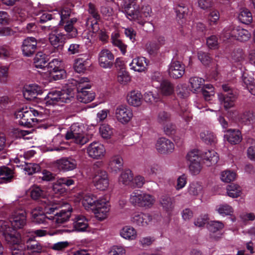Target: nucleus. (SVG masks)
<instances>
[{"label": "nucleus", "instance_id": "obj_63", "mask_svg": "<svg viewBox=\"0 0 255 255\" xmlns=\"http://www.w3.org/2000/svg\"><path fill=\"white\" fill-rule=\"evenodd\" d=\"M255 117L250 112L244 113L241 116L240 120L241 123L245 125H250L254 122Z\"/></svg>", "mask_w": 255, "mask_h": 255}, {"label": "nucleus", "instance_id": "obj_38", "mask_svg": "<svg viewBox=\"0 0 255 255\" xmlns=\"http://www.w3.org/2000/svg\"><path fill=\"white\" fill-rule=\"evenodd\" d=\"M204 80L198 77H193L189 79V84L191 90L194 92L202 91V86L204 85Z\"/></svg>", "mask_w": 255, "mask_h": 255}, {"label": "nucleus", "instance_id": "obj_11", "mask_svg": "<svg viewBox=\"0 0 255 255\" xmlns=\"http://www.w3.org/2000/svg\"><path fill=\"white\" fill-rule=\"evenodd\" d=\"M73 98L67 92L58 90H51L48 92L44 98L47 106L61 105L64 103H68Z\"/></svg>", "mask_w": 255, "mask_h": 255}, {"label": "nucleus", "instance_id": "obj_44", "mask_svg": "<svg viewBox=\"0 0 255 255\" xmlns=\"http://www.w3.org/2000/svg\"><path fill=\"white\" fill-rule=\"evenodd\" d=\"M200 138L207 144H214L217 141L216 137L213 132L209 130H204L200 133Z\"/></svg>", "mask_w": 255, "mask_h": 255}, {"label": "nucleus", "instance_id": "obj_64", "mask_svg": "<svg viewBox=\"0 0 255 255\" xmlns=\"http://www.w3.org/2000/svg\"><path fill=\"white\" fill-rule=\"evenodd\" d=\"M145 182V178L140 175H137L134 177H132V180L131 186L133 188H141Z\"/></svg>", "mask_w": 255, "mask_h": 255}, {"label": "nucleus", "instance_id": "obj_49", "mask_svg": "<svg viewBox=\"0 0 255 255\" xmlns=\"http://www.w3.org/2000/svg\"><path fill=\"white\" fill-rule=\"evenodd\" d=\"M160 89L161 93L165 96L170 95L174 92L173 85L168 80H163L161 82Z\"/></svg>", "mask_w": 255, "mask_h": 255}, {"label": "nucleus", "instance_id": "obj_29", "mask_svg": "<svg viewBox=\"0 0 255 255\" xmlns=\"http://www.w3.org/2000/svg\"><path fill=\"white\" fill-rule=\"evenodd\" d=\"M88 227V220L84 215H77L73 219V227L75 231L79 232H85Z\"/></svg>", "mask_w": 255, "mask_h": 255}, {"label": "nucleus", "instance_id": "obj_3", "mask_svg": "<svg viewBox=\"0 0 255 255\" xmlns=\"http://www.w3.org/2000/svg\"><path fill=\"white\" fill-rule=\"evenodd\" d=\"M0 233L10 246L11 255H24L25 246L21 243L20 234H16L4 221H0Z\"/></svg>", "mask_w": 255, "mask_h": 255}, {"label": "nucleus", "instance_id": "obj_9", "mask_svg": "<svg viewBox=\"0 0 255 255\" xmlns=\"http://www.w3.org/2000/svg\"><path fill=\"white\" fill-rule=\"evenodd\" d=\"M83 129L84 127L82 124L74 123L67 131L65 135L66 138L72 140V141L77 144L84 145L88 141L89 138L84 133Z\"/></svg>", "mask_w": 255, "mask_h": 255}, {"label": "nucleus", "instance_id": "obj_55", "mask_svg": "<svg viewBox=\"0 0 255 255\" xmlns=\"http://www.w3.org/2000/svg\"><path fill=\"white\" fill-rule=\"evenodd\" d=\"M228 195L232 198H237L240 196L241 188L236 184H231L227 188Z\"/></svg>", "mask_w": 255, "mask_h": 255}, {"label": "nucleus", "instance_id": "obj_57", "mask_svg": "<svg viewBox=\"0 0 255 255\" xmlns=\"http://www.w3.org/2000/svg\"><path fill=\"white\" fill-rule=\"evenodd\" d=\"M69 243L68 241L58 242L49 246L52 250L60 254L64 252L69 247Z\"/></svg>", "mask_w": 255, "mask_h": 255}, {"label": "nucleus", "instance_id": "obj_28", "mask_svg": "<svg viewBox=\"0 0 255 255\" xmlns=\"http://www.w3.org/2000/svg\"><path fill=\"white\" fill-rule=\"evenodd\" d=\"M42 93L41 87L36 84H29L24 87L23 94L27 100L31 101L35 98L37 95Z\"/></svg>", "mask_w": 255, "mask_h": 255}, {"label": "nucleus", "instance_id": "obj_16", "mask_svg": "<svg viewBox=\"0 0 255 255\" xmlns=\"http://www.w3.org/2000/svg\"><path fill=\"white\" fill-rule=\"evenodd\" d=\"M60 65L61 61L55 58L51 60L45 67L48 71L52 75L55 80L63 79L66 77V72L60 67Z\"/></svg>", "mask_w": 255, "mask_h": 255}, {"label": "nucleus", "instance_id": "obj_40", "mask_svg": "<svg viewBox=\"0 0 255 255\" xmlns=\"http://www.w3.org/2000/svg\"><path fill=\"white\" fill-rule=\"evenodd\" d=\"M174 199L167 195H163L160 199V203L163 209L167 212H171L174 208Z\"/></svg>", "mask_w": 255, "mask_h": 255}, {"label": "nucleus", "instance_id": "obj_51", "mask_svg": "<svg viewBox=\"0 0 255 255\" xmlns=\"http://www.w3.org/2000/svg\"><path fill=\"white\" fill-rule=\"evenodd\" d=\"M143 97L144 101L147 103H153L160 100V97L156 90L146 92Z\"/></svg>", "mask_w": 255, "mask_h": 255}, {"label": "nucleus", "instance_id": "obj_25", "mask_svg": "<svg viewBox=\"0 0 255 255\" xmlns=\"http://www.w3.org/2000/svg\"><path fill=\"white\" fill-rule=\"evenodd\" d=\"M218 96L219 101L226 110L234 106L237 98V94L235 91H231L227 93H219Z\"/></svg>", "mask_w": 255, "mask_h": 255}, {"label": "nucleus", "instance_id": "obj_13", "mask_svg": "<svg viewBox=\"0 0 255 255\" xmlns=\"http://www.w3.org/2000/svg\"><path fill=\"white\" fill-rule=\"evenodd\" d=\"M93 183L97 189L106 191L109 186V179L108 173L102 169L96 170L93 177Z\"/></svg>", "mask_w": 255, "mask_h": 255}, {"label": "nucleus", "instance_id": "obj_4", "mask_svg": "<svg viewBox=\"0 0 255 255\" xmlns=\"http://www.w3.org/2000/svg\"><path fill=\"white\" fill-rule=\"evenodd\" d=\"M22 204L18 200L13 202L9 206L10 215L8 220L0 219L8 224V226L16 234V230L22 229L27 223V217L25 211L22 209Z\"/></svg>", "mask_w": 255, "mask_h": 255}, {"label": "nucleus", "instance_id": "obj_60", "mask_svg": "<svg viewBox=\"0 0 255 255\" xmlns=\"http://www.w3.org/2000/svg\"><path fill=\"white\" fill-rule=\"evenodd\" d=\"M109 255H126V247L121 245H115L111 247Z\"/></svg>", "mask_w": 255, "mask_h": 255}, {"label": "nucleus", "instance_id": "obj_14", "mask_svg": "<svg viewBox=\"0 0 255 255\" xmlns=\"http://www.w3.org/2000/svg\"><path fill=\"white\" fill-rule=\"evenodd\" d=\"M52 32L49 34V41L50 44L55 48H62L64 44L68 39L65 34L58 32V28L56 26H49Z\"/></svg>", "mask_w": 255, "mask_h": 255}, {"label": "nucleus", "instance_id": "obj_46", "mask_svg": "<svg viewBox=\"0 0 255 255\" xmlns=\"http://www.w3.org/2000/svg\"><path fill=\"white\" fill-rule=\"evenodd\" d=\"M133 174L131 170L129 169L125 170L121 174L119 181L125 185H131Z\"/></svg>", "mask_w": 255, "mask_h": 255}, {"label": "nucleus", "instance_id": "obj_47", "mask_svg": "<svg viewBox=\"0 0 255 255\" xmlns=\"http://www.w3.org/2000/svg\"><path fill=\"white\" fill-rule=\"evenodd\" d=\"M13 171L7 166L0 167V178L4 182H10L13 177Z\"/></svg>", "mask_w": 255, "mask_h": 255}, {"label": "nucleus", "instance_id": "obj_62", "mask_svg": "<svg viewBox=\"0 0 255 255\" xmlns=\"http://www.w3.org/2000/svg\"><path fill=\"white\" fill-rule=\"evenodd\" d=\"M9 68L6 66H0V83L6 84L9 78Z\"/></svg>", "mask_w": 255, "mask_h": 255}, {"label": "nucleus", "instance_id": "obj_7", "mask_svg": "<svg viewBox=\"0 0 255 255\" xmlns=\"http://www.w3.org/2000/svg\"><path fill=\"white\" fill-rule=\"evenodd\" d=\"M40 113L33 108L23 107L17 110L15 113L16 119H19V124L27 127H32L38 122L35 118Z\"/></svg>", "mask_w": 255, "mask_h": 255}, {"label": "nucleus", "instance_id": "obj_24", "mask_svg": "<svg viewBox=\"0 0 255 255\" xmlns=\"http://www.w3.org/2000/svg\"><path fill=\"white\" fill-rule=\"evenodd\" d=\"M56 166L60 170L64 172L72 171L76 168L77 162L72 157H63L57 160Z\"/></svg>", "mask_w": 255, "mask_h": 255}, {"label": "nucleus", "instance_id": "obj_27", "mask_svg": "<svg viewBox=\"0 0 255 255\" xmlns=\"http://www.w3.org/2000/svg\"><path fill=\"white\" fill-rule=\"evenodd\" d=\"M148 60L144 57H136L129 64L130 69L135 72H144L148 64Z\"/></svg>", "mask_w": 255, "mask_h": 255}, {"label": "nucleus", "instance_id": "obj_54", "mask_svg": "<svg viewBox=\"0 0 255 255\" xmlns=\"http://www.w3.org/2000/svg\"><path fill=\"white\" fill-rule=\"evenodd\" d=\"M202 190V186L200 182L194 181L191 183L188 187V192L191 195L196 196L200 194Z\"/></svg>", "mask_w": 255, "mask_h": 255}, {"label": "nucleus", "instance_id": "obj_1", "mask_svg": "<svg viewBox=\"0 0 255 255\" xmlns=\"http://www.w3.org/2000/svg\"><path fill=\"white\" fill-rule=\"evenodd\" d=\"M46 205L45 212L46 214H54L52 216L51 227L55 228L69 220L72 209L66 202L54 198L53 200L45 199L43 201Z\"/></svg>", "mask_w": 255, "mask_h": 255}, {"label": "nucleus", "instance_id": "obj_61", "mask_svg": "<svg viewBox=\"0 0 255 255\" xmlns=\"http://www.w3.org/2000/svg\"><path fill=\"white\" fill-rule=\"evenodd\" d=\"M236 177V174L233 171L230 170H225L221 174V179L225 182H230L235 180Z\"/></svg>", "mask_w": 255, "mask_h": 255}, {"label": "nucleus", "instance_id": "obj_21", "mask_svg": "<svg viewBox=\"0 0 255 255\" xmlns=\"http://www.w3.org/2000/svg\"><path fill=\"white\" fill-rule=\"evenodd\" d=\"M155 148L161 154H168L174 149V144L172 141L165 137L159 138L155 144Z\"/></svg>", "mask_w": 255, "mask_h": 255}, {"label": "nucleus", "instance_id": "obj_23", "mask_svg": "<svg viewBox=\"0 0 255 255\" xmlns=\"http://www.w3.org/2000/svg\"><path fill=\"white\" fill-rule=\"evenodd\" d=\"M168 74L174 79H179L185 73V66L180 62L172 61L168 66Z\"/></svg>", "mask_w": 255, "mask_h": 255}, {"label": "nucleus", "instance_id": "obj_17", "mask_svg": "<svg viewBox=\"0 0 255 255\" xmlns=\"http://www.w3.org/2000/svg\"><path fill=\"white\" fill-rule=\"evenodd\" d=\"M87 152L92 158L101 159L105 155L106 149L103 144L98 142H93L87 147Z\"/></svg>", "mask_w": 255, "mask_h": 255}, {"label": "nucleus", "instance_id": "obj_34", "mask_svg": "<svg viewBox=\"0 0 255 255\" xmlns=\"http://www.w3.org/2000/svg\"><path fill=\"white\" fill-rule=\"evenodd\" d=\"M225 137L232 144L239 143L242 140V135L239 129H230L227 131Z\"/></svg>", "mask_w": 255, "mask_h": 255}, {"label": "nucleus", "instance_id": "obj_6", "mask_svg": "<svg viewBox=\"0 0 255 255\" xmlns=\"http://www.w3.org/2000/svg\"><path fill=\"white\" fill-rule=\"evenodd\" d=\"M177 96L183 99V101L179 103V109L178 111L179 115L187 123L189 122L192 119V115L190 113L187 105L186 99L188 97V92L185 85L179 84L176 89Z\"/></svg>", "mask_w": 255, "mask_h": 255}, {"label": "nucleus", "instance_id": "obj_50", "mask_svg": "<svg viewBox=\"0 0 255 255\" xmlns=\"http://www.w3.org/2000/svg\"><path fill=\"white\" fill-rule=\"evenodd\" d=\"M99 132L103 138L109 139L113 133V128L109 125L103 124L99 128Z\"/></svg>", "mask_w": 255, "mask_h": 255}, {"label": "nucleus", "instance_id": "obj_26", "mask_svg": "<svg viewBox=\"0 0 255 255\" xmlns=\"http://www.w3.org/2000/svg\"><path fill=\"white\" fill-rule=\"evenodd\" d=\"M37 40L33 37H28L22 43V51L23 54L27 57L32 55L37 48Z\"/></svg>", "mask_w": 255, "mask_h": 255}, {"label": "nucleus", "instance_id": "obj_18", "mask_svg": "<svg viewBox=\"0 0 255 255\" xmlns=\"http://www.w3.org/2000/svg\"><path fill=\"white\" fill-rule=\"evenodd\" d=\"M116 119L122 124H127L131 119L133 114L129 108L126 105H119L115 109Z\"/></svg>", "mask_w": 255, "mask_h": 255}, {"label": "nucleus", "instance_id": "obj_48", "mask_svg": "<svg viewBox=\"0 0 255 255\" xmlns=\"http://www.w3.org/2000/svg\"><path fill=\"white\" fill-rule=\"evenodd\" d=\"M161 171V167L156 163L150 165L146 164L144 165V171L145 174L148 175H156Z\"/></svg>", "mask_w": 255, "mask_h": 255}, {"label": "nucleus", "instance_id": "obj_2", "mask_svg": "<svg viewBox=\"0 0 255 255\" xmlns=\"http://www.w3.org/2000/svg\"><path fill=\"white\" fill-rule=\"evenodd\" d=\"M82 204L86 210H91L96 218L102 221L106 219L110 211V204L106 199H97L92 193H83Z\"/></svg>", "mask_w": 255, "mask_h": 255}, {"label": "nucleus", "instance_id": "obj_33", "mask_svg": "<svg viewBox=\"0 0 255 255\" xmlns=\"http://www.w3.org/2000/svg\"><path fill=\"white\" fill-rule=\"evenodd\" d=\"M202 157L204 163L208 166L216 164L219 158L218 153L212 149L208 150L203 153Z\"/></svg>", "mask_w": 255, "mask_h": 255}, {"label": "nucleus", "instance_id": "obj_12", "mask_svg": "<svg viewBox=\"0 0 255 255\" xmlns=\"http://www.w3.org/2000/svg\"><path fill=\"white\" fill-rule=\"evenodd\" d=\"M222 35L226 39L234 37L242 42L248 41L251 37V34L248 30L240 26L226 27L224 29Z\"/></svg>", "mask_w": 255, "mask_h": 255}, {"label": "nucleus", "instance_id": "obj_10", "mask_svg": "<svg viewBox=\"0 0 255 255\" xmlns=\"http://www.w3.org/2000/svg\"><path fill=\"white\" fill-rule=\"evenodd\" d=\"M91 86L89 83V79L83 77L79 79L77 85V99L78 101L84 103L92 102L95 97V93L92 91H88Z\"/></svg>", "mask_w": 255, "mask_h": 255}, {"label": "nucleus", "instance_id": "obj_22", "mask_svg": "<svg viewBox=\"0 0 255 255\" xmlns=\"http://www.w3.org/2000/svg\"><path fill=\"white\" fill-rule=\"evenodd\" d=\"M151 220L152 217L149 214L137 211L133 212L130 217L131 222L138 226L145 227Z\"/></svg>", "mask_w": 255, "mask_h": 255}, {"label": "nucleus", "instance_id": "obj_32", "mask_svg": "<svg viewBox=\"0 0 255 255\" xmlns=\"http://www.w3.org/2000/svg\"><path fill=\"white\" fill-rule=\"evenodd\" d=\"M241 81L242 86L247 89L252 95L255 96V79L250 76L246 72H244L242 73Z\"/></svg>", "mask_w": 255, "mask_h": 255}, {"label": "nucleus", "instance_id": "obj_31", "mask_svg": "<svg viewBox=\"0 0 255 255\" xmlns=\"http://www.w3.org/2000/svg\"><path fill=\"white\" fill-rule=\"evenodd\" d=\"M122 238L128 241L135 240L137 238V232L136 229L131 226H124L120 231Z\"/></svg>", "mask_w": 255, "mask_h": 255}, {"label": "nucleus", "instance_id": "obj_35", "mask_svg": "<svg viewBox=\"0 0 255 255\" xmlns=\"http://www.w3.org/2000/svg\"><path fill=\"white\" fill-rule=\"evenodd\" d=\"M142 97L140 92L133 90L128 93L127 97V102L131 106L137 107L141 105Z\"/></svg>", "mask_w": 255, "mask_h": 255}, {"label": "nucleus", "instance_id": "obj_42", "mask_svg": "<svg viewBox=\"0 0 255 255\" xmlns=\"http://www.w3.org/2000/svg\"><path fill=\"white\" fill-rule=\"evenodd\" d=\"M71 10L69 8H64L61 11L57 10H53V18L55 19L60 18L59 24L62 25L64 23L65 19H67L70 15Z\"/></svg>", "mask_w": 255, "mask_h": 255}, {"label": "nucleus", "instance_id": "obj_58", "mask_svg": "<svg viewBox=\"0 0 255 255\" xmlns=\"http://www.w3.org/2000/svg\"><path fill=\"white\" fill-rule=\"evenodd\" d=\"M186 158L188 164L194 162H199L201 160V158L199 154V151L197 149H193L189 151L186 155Z\"/></svg>", "mask_w": 255, "mask_h": 255}, {"label": "nucleus", "instance_id": "obj_8", "mask_svg": "<svg viewBox=\"0 0 255 255\" xmlns=\"http://www.w3.org/2000/svg\"><path fill=\"white\" fill-rule=\"evenodd\" d=\"M129 201L134 206L150 208L154 204L155 199L152 195L137 190L131 193Z\"/></svg>", "mask_w": 255, "mask_h": 255}, {"label": "nucleus", "instance_id": "obj_36", "mask_svg": "<svg viewBox=\"0 0 255 255\" xmlns=\"http://www.w3.org/2000/svg\"><path fill=\"white\" fill-rule=\"evenodd\" d=\"M111 42L114 46L120 50L123 55L127 52V45L124 43L120 39V34L118 31H114L111 34Z\"/></svg>", "mask_w": 255, "mask_h": 255}, {"label": "nucleus", "instance_id": "obj_15", "mask_svg": "<svg viewBox=\"0 0 255 255\" xmlns=\"http://www.w3.org/2000/svg\"><path fill=\"white\" fill-rule=\"evenodd\" d=\"M45 205H44V207ZM31 221L37 224L48 225L51 227L52 225V216L47 217L45 212L42 211L41 207L33 209L31 212Z\"/></svg>", "mask_w": 255, "mask_h": 255}, {"label": "nucleus", "instance_id": "obj_43", "mask_svg": "<svg viewBox=\"0 0 255 255\" xmlns=\"http://www.w3.org/2000/svg\"><path fill=\"white\" fill-rule=\"evenodd\" d=\"M17 166H21V169L28 175H32L39 172L40 170V166L38 164L33 163L24 162V164L17 165Z\"/></svg>", "mask_w": 255, "mask_h": 255}, {"label": "nucleus", "instance_id": "obj_20", "mask_svg": "<svg viewBox=\"0 0 255 255\" xmlns=\"http://www.w3.org/2000/svg\"><path fill=\"white\" fill-rule=\"evenodd\" d=\"M114 56L108 49L102 50L98 55V61L100 66L104 68H111L113 65Z\"/></svg>", "mask_w": 255, "mask_h": 255}, {"label": "nucleus", "instance_id": "obj_53", "mask_svg": "<svg viewBox=\"0 0 255 255\" xmlns=\"http://www.w3.org/2000/svg\"><path fill=\"white\" fill-rule=\"evenodd\" d=\"M202 93L206 101H209L212 99L214 96V90L211 84H206L203 87Z\"/></svg>", "mask_w": 255, "mask_h": 255}, {"label": "nucleus", "instance_id": "obj_56", "mask_svg": "<svg viewBox=\"0 0 255 255\" xmlns=\"http://www.w3.org/2000/svg\"><path fill=\"white\" fill-rule=\"evenodd\" d=\"M216 210L220 215L223 217L231 215L234 212L233 208L227 204L219 205L217 207Z\"/></svg>", "mask_w": 255, "mask_h": 255}, {"label": "nucleus", "instance_id": "obj_41", "mask_svg": "<svg viewBox=\"0 0 255 255\" xmlns=\"http://www.w3.org/2000/svg\"><path fill=\"white\" fill-rule=\"evenodd\" d=\"M30 196L33 200H37L40 198H43V200L42 201L44 205H46L45 203L43 202L45 199H49V200H53L51 197L48 198H44V193L41 188L38 186H33L29 189Z\"/></svg>", "mask_w": 255, "mask_h": 255}, {"label": "nucleus", "instance_id": "obj_45", "mask_svg": "<svg viewBox=\"0 0 255 255\" xmlns=\"http://www.w3.org/2000/svg\"><path fill=\"white\" fill-rule=\"evenodd\" d=\"M238 19L242 23L249 24L253 21L252 14L247 8L242 9L238 15Z\"/></svg>", "mask_w": 255, "mask_h": 255}, {"label": "nucleus", "instance_id": "obj_39", "mask_svg": "<svg viewBox=\"0 0 255 255\" xmlns=\"http://www.w3.org/2000/svg\"><path fill=\"white\" fill-rule=\"evenodd\" d=\"M48 60V57L45 54L42 52H38L34 58L35 67L40 69L45 68V65Z\"/></svg>", "mask_w": 255, "mask_h": 255}, {"label": "nucleus", "instance_id": "obj_37", "mask_svg": "<svg viewBox=\"0 0 255 255\" xmlns=\"http://www.w3.org/2000/svg\"><path fill=\"white\" fill-rule=\"evenodd\" d=\"M25 248L32 253H39L42 252V245L34 239V238H29L25 242Z\"/></svg>", "mask_w": 255, "mask_h": 255}, {"label": "nucleus", "instance_id": "obj_59", "mask_svg": "<svg viewBox=\"0 0 255 255\" xmlns=\"http://www.w3.org/2000/svg\"><path fill=\"white\" fill-rule=\"evenodd\" d=\"M64 30L66 32V34H65V35L68 39L76 38L78 35L77 28L67 22L66 23L64 26Z\"/></svg>", "mask_w": 255, "mask_h": 255}, {"label": "nucleus", "instance_id": "obj_52", "mask_svg": "<svg viewBox=\"0 0 255 255\" xmlns=\"http://www.w3.org/2000/svg\"><path fill=\"white\" fill-rule=\"evenodd\" d=\"M117 80L121 84L126 85L131 81V77L128 71L121 69L118 72Z\"/></svg>", "mask_w": 255, "mask_h": 255}, {"label": "nucleus", "instance_id": "obj_19", "mask_svg": "<svg viewBox=\"0 0 255 255\" xmlns=\"http://www.w3.org/2000/svg\"><path fill=\"white\" fill-rule=\"evenodd\" d=\"M88 11L94 19L92 20L91 17H88L87 19L86 24L87 26L90 25L94 33H96L99 29L98 20L100 19V15L96 9L95 5L92 3H89Z\"/></svg>", "mask_w": 255, "mask_h": 255}, {"label": "nucleus", "instance_id": "obj_5", "mask_svg": "<svg viewBox=\"0 0 255 255\" xmlns=\"http://www.w3.org/2000/svg\"><path fill=\"white\" fill-rule=\"evenodd\" d=\"M128 6L125 8L124 12L126 17L130 21H133L138 24L143 25L148 18L151 16L152 10L149 5L143 6L140 9L139 6L133 7V9H130Z\"/></svg>", "mask_w": 255, "mask_h": 255}, {"label": "nucleus", "instance_id": "obj_30", "mask_svg": "<svg viewBox=\"0 0 255 255\" xmlns=\"http://www.w3.org/2000/svg\"><path fill=\"white\" fill-rule=\"evenodd\" d=\"M123 164L122 156L116 154L111 157L108 163V168L112 172L117 173L123 168Z\"/></svg>", "mask_w": 255, "mask_h": 255}]
</instances>
